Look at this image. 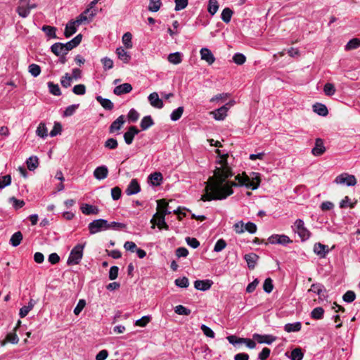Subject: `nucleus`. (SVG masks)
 Instances as JSON below:
<instances>
[{
	"mask_svg": "<svg viewBox=\"0 0 360 360\" xmlns=\"http://www.w3.org/2000/svg\"><path fill=\"white\" fill-rule=\"evenodd\" d=\"M227 158L226 154L221 156L218 161L220 166L216 167L214 175L205 183V193L201 196L202 201L224 200L233 193V186H245L252 190L259 187L260 178L257 173H253L251 178L245 174H238L235 178L237 182L229 181L228 178L232 176L233 173L228 165Z\"/></svg>",
	"mask_w": 360,
	"mask_h": 360,
	"instance_id": "1",
	"label": "nucleus"
},
{
	"mask_svg": "<svg viewBox=\"0 0 360 360\" xmlns=\"http://www.w3.org/2000/svg\"><path fill=\"white\" fill-rule=\"evenodd\" d=\"M84 247L85 244H77L72 248L67 261L68 265L79 264L83 257Z\"/></svg>",
	"mask_w": 360,
	"mask_h": 360,
	"instance_id": "2",
	"label": "nucleus"
},
{
	"mask_svg": "<svg viewBox=\"0 0 360 360\" xmlns=\"http://www.w3.org/2000/svg\"><path fill=\"white\" fill-rule=\"evenodd\" d=\"M88 228L91 234H95L109 229V223L103 219H95L89 224Z\"/></svg>",
	"mask_w": 360,
	"mask_h": 360,
	"instance_id": "3",
	"label": "nucleus"
},
{
	"mask_svg": "<svg viewBox=\"0 0 360 360\" xmlns=\"http://www.w3.org/2000/svg\"><path fill=\"white\" fill-rule=\"evenodd\" d=\"M292 229L297 233L302 241L308 240L311 236L310 231L304 226L302 219H297L292 226Z\"/></svg>",
	"mask_w": 360,
	"mask_h": 360,
	"instance_id": "4",
	"label": "nucleus"
},
{
	"mask_svg": "<svg viewBox=\"0 0 360 360\" xmlns=\"http://www.w3.org/2000/svg\"><path fill=\"white\" fill-rule=\"evenodd\" d=\"M335 182L338 184H346L348 186H352L356 185V179L354 175L345 173L338 175L335 178Z\"/></svg>",
	"mask_w": 360,
	"mask_h": 360,
	"instance_id": "5",
	"label": "nucleus"
},
{
	"mask_svg": "<svg viewBox=\"0 0 360 360\" xmlns=\"http://www.w3.org/2000/svg\"><path fill=\"white\" fill-rule=\"evenodd\" d=\"M233 105V102H229L226 103V105L221 106V108L212 111L210 114L213 115V117L214 120L218 121L224 120L226 117L227 116V112L229 109V107L228 105L231 106Z\"/></svg>",
	"mask_w": 360,
	"mask_h": 360,
	"instance_id": "6",
	"label": "nucleus"
},
{
	"mask_svg": "<svg viewBox=\"0 0 360 360\" xmlns=\"http://www.w3.org/2000/svg\"><path fill=\"white\" fill-rule=\"evenodd\" d=\"M268 241L271 244H280L283 245H285L290 243H292V240L288 236L278 234L271 236L268 238Z\"/></svg>",
	"mask_w": 360,
	"mask_h": 360,
	"instance_id": "7",
	"label": "nucleus"
},
{
	"mask_svg": "<svg viewBox=\"0 0 360 360\" xmlns=\"http://www.w3.org/2000/svg\"><path fill=\"white\" fill-rule=\"evenodd\" d=\"M252 337L253 340L257 341L258 343H265L267 345L272 344L277 339L276 336L272 335H260L257 333H255Z\"/></svg>",
	"mask_w": 360,
	"mask_h": 360,
	"instance_id": "8",
	"label": "nucleus"
},
{
	"mask_svg": "<svg viewBox=\"0 0 360 360\" xmlns=\"http://www.w3.org/2000/svg\"><path fill=\"white\" fill-rule=\"evenodd\" d=\"M314 252L320 258H325L330 251L328 245H323L321 243H316L314 245Z\"/></svg>",
	"mask_w": 360,
	"mask_h": 360,
	"instance_id": "9",
	"label": "nucleus"
},
{
	"mask_svg": "<svg viewBox=\"0 0 360 360\" xmlns=\"http://www.w3.org/2000/svg\"><path fill=\"white\" fill-rule=\"evenodd\" d=\"M30 0H20L19 6L17 7L16 11L22 18H26L29 15L30 11L28 8V3Z\"/></svg>",
	"mask_w": 360,
	"mask_h": 360,
	"instance_id": "10",
	"label": "nucleus"
},
{
	"mask_svg": "<svg viewBox=\"0 0 360 360\" xmlns=\"http://www.w3.org/2000/svg\"><path fill=\"white\" fill-rule=\"evenodd\" d=\"M165 217L159 215V214H155L153 218L150 220V222L153 224V228L155 227V225H157L159 229H165L167 230L169 229L168 225L165 222Z\"/></svg>",
	"mask_w": 360,
	"mask_h": 360,
	"instance_id": "11",
	"label": "nucleus"
},
{
	"mask_svg": "<svg viewBox=\"0 0 360 360\" xmlns=\"http://www.w3.org/2000/svg\"><path fill=\"white\" fill-rule=\"evenodd\" d=\"M139 133V130L135 126H131L128 130L124 134V139L127 144L132 143L134 138Z\"/></svg>",
	"mask_w": 360,
	"mask_h": 360,
	"instance_id": "12",
	"label": "nucleus"
},
{
	"mask_svg": "<svg viewBox=\"0 0 360 360\" xmlns=\"http://www.w3.org/2000/svg\"><path fill=\"white\" fill-rule=\"evenodd\" d=\"M200 58L206 61L209 65H212L215 61V57L212 51L207 48H202L200 51Z\"/></svg>",
	"mask_w": 360,
	"mask_h": 360,
	"instance_id": "13",
	"label": "nucleus"
},
{
	"mask_svg": "<svg viewBox=\"0 0 360 360\" xmlns=\"http://www.w3.org/2000/svg\"><path fill=\"white\" fill-rule=\"evenodd\" d=\"M141 191L140 185L136 179H131L127 188L125 190V193L127 195H132L137 194Z\"/></svg>",
	"mask_w": 360,
	"mask_h": 360,
	"instance_id": "14",
	"label": "nucleus"
},
{
	"mask_svg": "<svg viewBox=\"0 0 360 360\" xmlns=\"http://www.w3.org/2000/svg\"><path fill=\"white\" fill-rule=\"evenodd\" d=\"M150 104L155 108L161 109L163 108V102L159 98V95L157 92H153L148 96Z\"/></svg>",
	"mask_w": 360,
	"mask_h": 360,
	"instance_id": "15",
	"label": "nucleus"
},
{
	"mask_svg": "<svg viewBox=\"0 0 360 360\" xmlns=\"http://www.w3.org/2000/svg\"><path fill=\"white\" fill-rule=\"evenodd\" d=\"M325 151L326 147L324 146L323 141L320 138L316 139L315 141V146L311 150V153L314 156H321L325 153Z\"/></svg>",
	"mask_w": 360,
	"mask_h": 360,
	"instance_id": "16",
	"label": "nucleus"
},
{
	"mask_svg": "<svg viewBox=\"0 0 360 360\" xmlns=\"http://www.w3.org/2000/svg\"><path fill=\"white\" fill-rule=\"evenodd\" d=\"M157 213L159 215L165 217L171 213V211L168 210V203L165 199H161L157 201Z\"/></svg>",
	"mask_w": 360,
	"mask_h": 360,
	"instance_id": "17",
	"label": "nucleus"
},
{
	"mask_svg": "<svg viewBox=\"0 0 360 360\" xmlns=\"http://www.w3.org/2000/svg\"><path fill=\"white\" fill-rule=\"evenodd\" d=\"M90 11V8L86 9L83 13H82L75 20H73L77 26H79L82 23L85 22H90L92 20L93 18L95 16L96 13L91 12L90 14L89 18L86 16V13H88Z\"/></svg>",
	"mask_w": 360,
	"mask_h": 360,
	"instance_id": "18",
	"label": "nucleus"
},
{
	"mask_svg": "<svg viewBox=\"0 0 360 360\" xmlns=\"http://www.w3.org/2000/svg\"><path fill=\"white\" fill-rule=\"evenodd\" d=\"M82 35L81 34H77L75 37H74L72 40L68 42L63 44L65 51L68 53L69 51L77 47L82 41Z\"/></svg>",
	"mask_w": 360,
	"mask_h": 360,
	"instance_id": "19",
	"label": "nucleus"
},
{
	"mask_svg": "<svg viewBox=\"0 0 360 360\" xmlns=\"http://www.w3.org/2000/svg\"><path fill=\"white\" fill-rule=\"evenodd\" d=\"M108 169L106 166L102 165L96 167L94 172V177L98 180H103L108 176Z\"/></svg>",
	"mask_w": 360,
	"mask_h": 360,
	"instance_id": "20",
	"label": "nucleus"
},
{
	"mask_svg": "<svg viewBox=\"0 0 360 360\" xmlns=\"http://www.w3.org/2000/svg\"><path fill=\"white\" fill-rule=\"evenodd\" d=\"M212 285V281L210 280H197L194 282L195 288L201 291L209 290Z\"/></svg>",
	"mask_w": 360,
	"mask_h": 360,
	"instance_id": "21",
	"label": "nucleus"
},
{
	"mask_svg": "<svg viewBox=\"0 0 360 360\" xmlns=\"http://www.w3.org/2000/svg\"><path fill=\"white\" fill-rule=\"evenodd\" d=\"M258 259L259 256L253 252L246 254L244 256V259L246 261L248 266L250 269H253L255 267Z\"/></svg>",
	"mask_w": 360,
	"mask_h": 360,
	"instance_id": "22",
	"label": "nucleus"
},
{
	"mask_svg": "<svg viewBox=\"0 0 360 360\" xmlns=\"http://www.w3.org/2000/svg\"><path fill=\"white\" fill-rule=\"evenodd\" d=\"M132 90V86L129 83H124L119 86H117L114 90L113 93L115 95L120 96L124 94H128L131 92Z\"/></svg>",
	"mask_w": 360,
	"mask_h": 360,
	"instance_id": "23",
	"label": "nucleus"
},
{
	"mask_svg": "<svg viewBox=\"0 0 360 360\" xmlns=\"http://www.w3.org/2000/svg\"><path fill=\"white\" fill-rule=\"evenodd\" d=\"M124 116L120 115L119 116L110 126L109 131L110 133H113L116 131L120 130L122 125L124 123Z\"/></svg>",
	"mask_w": 360,
	"mask_h": 360,
	"instance_id": "24",
	"label": "nucleus"
},
{
	"mask_svg": "<svg viewBox=\"0 0 360 360\" xmlns=\"http://www.w3.org/2000/svg\"><path fill=\"white\" fill-rule=\"evenodd\" d=\"M314 292V293H316L320 299H322V297H325V292L326 289L324 286L320 283H314L311 285V288L309 290V292Z\"/></svg>",
	"mask_w": 360,
	"mask_h": 360,
	"instance_id": "25",
	"label": "nucleus"
},
{
	"mask_svg": "<svg viewBox=\"0 0 360 360\" xmlns=\"http://www.w3.org/2000/svg\"><path fill=\"white\" fill-rule=\"evenodd\" d=\"M77 25L73 20L69 21L65 29L64 35L65 37L69 38L74 34L77 31Z\"/></svg>",
	"mask_w": 360,
	"mask_h": 360,
	"instance_id": "26",
	"label": "nucleus"
},
{
	"mask_svg": "<svg viewBox=\"0 0 360 360\" xmlns=\"http://www.w3.org/2000/svg\"><path fill=\"white\" fill-rule=\"evenodd\" d=\"M81 210L83 214L86 215L97 214L99 212V210L97 207L89 204H83L81 206Z\"/></svg>",
	"mask_w": 360,
	"mask_h": 360,
	"instance_id": "27",
	"label": "nucleus"
},
{
	"mask_svg": "<svg viewBox=\"0 0 360 360\" xmlns=\"http://www.w3.org/2000/svg\"><path fill=\"white\" fill-rule=\"evenodd\" d=\"M116 53L118 58L124 63H128L131 59V56L127 51H126L122 47H118L116 49Z\"/></svg>",
	"mask_w": 360,
	"mask_h": 360,
	"instance_id": "28",
	"label": "nucleus"
},
{
	"mask_svg": "<svg viewBox=\"0 0 360 360\" xmlns=\"http://www.w3.org/2000/svg\"><path fill=\"white\" fill-rule=\"evenodd\" d=\"M51 50L57 56L67 54L63 43L57 42L53 44L51 46Z\"/></svg>",
	"mask_w": 360,
	"mask_h": 360,
	"instance_id": "29",
	"label": "nucleus"
},
{
	"mask_svg": "<svg viewBox=\"0 0 360 360\" xmlns=\"http://www.w3.org/2000/svg\"><path fill=\"white\" fill-rule=\"evenodd\" d=\"M96 101L101 105V106L108 110H111L114 108L113 103L108 98H104L101 96H96Z\"/></svg>",
	"mask_w": 360,
	"mask_h": 360,
	"instance_id": "30",
	"label": "nucleus"
},
{
	"mask_svg": "<svg viewBox=\"0 0 360 360\" xmlns=\"http://www.w3.org/2000/svg\"><path fill=\"white\" fill-rule=\"evenodd\" d=\"M313 110L314 112L321 116H326L328 113L327 107L322 103H316L313 105Z\"/></svg>",
	"mask_w": 360,
	"mask_h": 360,
	"instance_id": "31",
	"label": "nucleus"
},
{
	"mask_svg": "<svg viewBox=\"0 0 360 360\" xmlns=\"http://www.w3.org/2000/svg\"><path fill=\"white\" fill-rule=\"evenodd\" d=\"M183 54L180 52H174L168 55V61L174 65H178L182 62Z\"/></svg>",
	"mask_w": 360,
	"mask_h": 360,
	"instance_id": "32",
	"label": "nucleus"
},
{
	"mask_svg": "<svg viewBox=\"0 0 360 360\" xmlns=\"http://www.w3.org/2000/svg\"><path fill=\"white\" fill-rule=\"evenodd\" d=\"M34 304H35V301L34 300L31 299L29 301L27 305L23 306L22 307H21L20 309V312H19V315H20V318L25 317L28 314V313L33 309Z\"/></svg>",
	"mask_w": 360,
	"mask_h": 360,
	"instance_id": "33",
	"label": "nucleus"
},
{
	"mask_svg": "<svg viewBox=\"0 0 360 360\" xmlns=\"http://www.w3.org/2000/svg\"><path fill=\"white\" fill-rule=\"evenodd\" d=\"M22 238V233L20 231H17L11 236L10 239V244L13 247H17L20 244Z\"/></svg>",
	"mask_w": 360,
	"mask_h": 360,
	"instance_id": "34",
	"label": "nucleus"
},
{
	"mask_svg": "<svg viewBox=\"0 0 360 360\" xmlns=\"http://www.w3.org/2000/svg\"><path fill=\"white\" fill-rule=\"evenodd\" d=\"M154 124V122L150 115L145 116L142 118L140 127L142 130H146Z\"/></svg>",
	"mask_w": 360,
	"mask_h": 360,
	"instance_id": "35",
	"label": "nucleus"
},
{
	"mask_svg": "<svg viewBox=\"0 0 360 360\" xmlns=\"http://www.w3.org/2000/svg\"><path fill=\"white\" fill-rule=\"evenodd\" d=\"M149 180L153 186H159L162 181V175L160 172H154L149 175Z\"/></svg>",
	"mask_w": 360,
	"mask_h": 360,
	"instance_id": "36",
	"label": "nucleus"
},
{
	"mask_svg": "<svg viewBox=\"0 0 360 360\" xmlns=\"http://www.w3.org/2000/svg\"><path fill=\"white\" fill-rule=\"evenodd\" d=\"M302 324L300 322H295L292 323H287L284 326V329L288 333L297 332L301 330Z\"/></svg>",
	"mask_w": 360,
	"mask_h": 360,
	"instance_id": "37",
	"label": "nucleus"
},
{
	"mask_svg": "<svg viewBox=\"0 0 360 360\" xmlns=\"http://www.w3.org/2000/svg\"><path fill=\"white\" fill-rule=\"evenodd\" d=\"M324 309L318 307L314 308L311 312V317L315 320H319L323 318Z\"/></svg>",
	"mask_w": 360,
	"mask_h": 360,
	"instance_id": "38",
	"label": "nucleus"
},
{
	"mask_svg": "<svg viewBox=\"0 0 360 360\" xmlns=\"http://www.w3.org/2000/svg\"><path fill=\"white\" fill-rule=\"evenodd\" d=\"M26 163L28 169L31 171H33L39 165V159L37 156H32L27 160Z\"/></svg>",
	"mask_w": 360,
	"mask_h": 360,
	"instance_id": "39",
	"label": "nucleus"
},
{
	"mask_svg": "<svg viewBox=\"0 0 360 360\" xmlns=\"http://www.w3.org/2000/svg\"><path fill=\"white\" fill-rule=\"evenodd\" d=\"M36 134L38 136L45 139L48 136V129L44 123L41 122L36 130Z\"/></svg>",
	"mask_w": 360,
	"mask_h": 360,
	"instance_id": "40",
	"label": "nucleus"
},
{
	"mask_svg": "<svg viewBox=\"0 0 360 360\" xmlns=\"http://www.w3.org/2000/svg\"><path fill=\"white\" fill-rule=\"evenodd\" d=\"M132 34L130 32H126L122 36V43L126 49H131L133 44L131 41Z\"/></svg>",
	"mask_w": 360,
	"mask_h": 360,
	"instance_id": "41",
	"label": "nucleus"
},
{
	"mask_svg": "<svg viewBox=\"0 0 360 360\" xmlns=\"http://www.w3.org/2000/svg\"><path fill=\"white\" fill-rule=\"evenodd\" d=\"M233 15V11L229 8H225L223 9L221 13V20L226 22L229 23L231 21V17Z\"/></svg>",
	"mask_w": 360,
	"mask_h": 360,
	"instance_id": "42",
	"label": "nucleus"
},
{
	"mask_svg": "<svg viewBox=\"0 0 360 360\" xmlns=\"http://www.w3.org/2000/svg\"><path fill=\"white\" fill-rule=\"evenodd\" d=\"M219 9V4L217 0H209L207 11L211 15H214Z\"/></svg>",
	"mask_w": 360,
	"mask_h": 360,
	"instance_id": "43",
	"label": "nucleus"
},
{
	"mask_svg": "<svg viewBox=\"0 0 360 360\" xmlns=\"http://www.w3.org/2000/svg\"><path fill=\"white\" fill-rule=\"evenodd\" d=\"M162 6L161 0H150L148 9L151 12H157Z\"/></svg>",
	"mask_w": 360,
	"mask_h": 360,
	"instance_id": "44",
	"label": "nucleus"
},
{
	"mask_svg": "<svg viewBox=\"0 0 360 360\" xmlns=\"http://www.w3.org/2000/svg\"><path fill=\"white\" fill-rule=\"evenodd\" d=\"M28 72L32 76L37 77L41 73V68L39 65L32 63L28 66Z\"/></svg>",
	"mask_w": 360,
	"mask_h": 360,
	"instance_id": "45",
	"label": "nucleus"
},
{
	"mask_svg": "<svg viewBox=\"0 0 360 360\" xmlns=\"http://www.w3.org/2000/svg\"><path fill=\"white\" fill-rule=\"evenodd\" d=\"M41 30H42V31H44L46 33V34L49 37L53 38V39L57 38V36H56V27H51V26H49V25H44L42 27Z\"/></svg>",
	"mask_w": 360,
	"mask_h": 360,
	"instance_id": "46",
	"label": "nucleus"
},
{
	"mask_svg": "<svg viewBox=\"0 0 360 360\" xmlns=\"http://www.w3.org/2000/svg\"><path fill=\"white\" fill-rule=\"evenodd\" d=\"M47 85L49 87V92L51 94H53L54 96H60L61 95V91H60L58 84H56L52 82H49L47 83Z\"/></svg>",
	"mask_w": 360,
	"mask_h": 360,
	"instance_id": "47",
	"label": "nucleus"
},
{
	"mask_svg": "<svg viewBox=\"0 0 360 360\" xmlns=\"http://www.w3.org/2000/svg\"><path fill=\"white\" fill-rule=\"evenodd\" d=\"M72 81V77L69 73H65L60 79V84L63 87L68 88L71 86Z\"/></svg>",
	"mask_w": 360,
	"mask_h": 360,
	"instance_id": "48",
	"label": "nucleus"
},
{
	"mask_svg": "<svg viewBox=\"0 0 360 360\" xmlns=\"http://www.w3.org/2000/svg\"><path fill=\"white\" fill-rule=\"evenodd\" d=\"M184 112V107L180 106L177 108L176 109L174 110L171 115L170 118L172 121H177L179 120L181 117L182 116V114Z\"/></svg>",
	"mask_w": 360,
	"mask_h": 360,
	"instance_id": "49",
	"label": "nucleus"
},
{
	"mask_svg": "<svg viewBox=\"0 0 360 360\" xmlns=\"http://www.w3.org/2000/svg\"><path fill=\"white\" fill-rule=\"evenodd\" d=\"M104 146L105 148H108L110 150H114L117 148L118 142L114 138H109L105 141Z\"/></svg>",
	"mask_w": 360,
	"mask_h": 360,
	"instance_id": "50",
	"label": "nucleus"
},
{
	"mask_svg": "<svg viewBox=\"0 0 360 360\" xmlns=\"http://www.w3.org/2000/svg\"><path fill=\"white\" fill-rule=\"evenodd\" d=\"M360 46V40L359 39L354 38L349 40L345 46L346 50H352L357 49Z\"/></svg>",
	"mask_w": 360,
	"mask_h": 360,
	"instance_id": "51",
	"label": "nucleus"
},
{
	"mask_svg": "<svg viewBox=\"0 0 360 360\" xmlns=\"http://www.w3.org/2000/svg\"><path fill=\"white\" fill-rule=\"evenodd\" d=\"M304 354L300 348H295L291 352V360H302Z\"/></svg>",
	"mask_w": 360,
	"mask_h": 360,
	"instance_id": "52",
	"label": "nucleus"
},
{
	"mask_svg": "<svg viewBox=\"0 0 360 360\" xmlns=\"http://www.w3.org/2000/svg\"><path fill=\"white\" fill-rule=\"evenodd\" d=\"M233 229L237 234L243 233L245 231L244 222L243 221H238L235 223L233 226Z\"/></svg>",
	"mask_w": 360,
	"mask_h": 360,
	"instance_id": "53",
	"label": "nucleus"
},
{
	"mask_svg": "<svg viewBox=\"0 0 360 360\" xmlns=\"http://www.w3.org/2000/svg\"><path fill=\"white\" fill-rule=\"evenodd\" d=\"M174 283L179 288H187L189 285L188 278L186 276L176 278Z\"/></svg>",
	"mask_w": 360,
	"mask_h": 360,
	"instance_id": "54",
	"label": "nucleus"
},
{
	"mask_svg": "<svg viewBox=\"0 0 360 360\" xmlns=\"http://www.w3.org/2000/svg\"><path fill=\"white\" fill-rule=\"evenodd\" d=\"M174 311L175 313H176L177 314H179V315H186V316H188L191 314V311L185 307L183 305H177L174 308Z\"/></svg>",
	"mask_w": 360,
	"mask_h": 360,
	"instance_id": "55",
	"label": "nucleus"
},
{
	"mask_svg": "<svg viewBox=\"0 0 360 360\" xmlns=\"http://www.w3.org/2000/svg\"><path fill=\"white\" fill-rule=\"evenodd\" d=\"M335 86L332 83H326L323 86V91L327 96H333L335 93Z\"/></svg>",
	"mask_w": 360,
	"mask_h": 360,
	"instance_id": "56",
	"label": "nucleus"
},
{
	"mask_svg": "<svg viewBox=\"0 0 360 360\" xmlns=\"http://www.w3.org/2000/svg\"><path fill=\"white\" fill-rule=\"evenodd\" d=\"M263 289L266 293H270L272 292L274 289V285L271 278H267L265 279L263 284Z\"/></svg>",
	"mask_w": 360,
	"mask_h": 360,
	"instance_id": "57",
	"label": "nucleus"
},
{
	"mask_svg": "<svg viewBox=\"0 0 360 360\" xmlns=\"http://www.w3.org/2000/svg\"><path fill=\"white\" fill-rule=\"evenodd\" d=\"M233 60L236 64L240 65L245 63L246 57L243 53H237L233 56Z\"/></svg>",
	"mask_w": 360,
	"mask_h": 360,
	"instance_id": "58",
	"label": "nucleus"
},
{
	"mask_svg": "<svg viewBox=\"0 0 360 360\" xmlns=\"http://www.w3.org/2000/svg\"><path fill=\"white\" fill-rule=\"evenodd\" d=\"M151 320L150 316H143L135 322V325L140 327H145Z\"/></svg>",
	"mask_w": 360,
	"mask_h": 360,
	"instance_id": "59",
	"label": "nucleus"
},
{
	"mask_svg": "<svg viewBox=\"0 0 360 360\" xmlns=\"http://www.w3.org/2000/svg\"><path fill=\"white\" fill-rule=\"evenodd\" d=\"M72 92L76 95H84L86 93V86L84 84H77L72 89Z\"/></svg>",
	"mask_w": 360,
	"mask_h": 360,
	"instance_id": "60",
	"label": "nucleus"
},
{
	"mask_svg": "<svg viewBox=\"0 0 360 360\" xmlns=\"http://www.w3.org/2000/svg\"><path fill=\"white\" fill-rule=\"evenodd\" d=\"M79 104H73L67 107L64 111V116L69 117L72 115L79 108Z\"/></svg>",
	"mask_w": 360,
	"mask_h": 360,
	"instance_id": "61",
	"label": "nucleus"
},
{
	"mask_svg": "<svg viewBox=\"0 0 360 360\" xmlns=\"http://www.w3.org/2000/svg\"><path fill=\"white\" fill-rule=\"evenodd\" d=\"M11 183V177L10 175H5L0 177V189L8 186Z\"/></svg>",
	"mask_w": 360,
	"mask_h": 360,
	"instance_id": "62",
	"label": "nucleus"
},
{
	"mask_svg": "<svg viewBox=\"0 0 360 360\" xmlns=\"http://www.w3.org/2000/svg\"><path fill=\"white\" fill-rule=\"evenodd\" d=\"M355 298H356V295H355L354 292H353L352 290L347 291L342 297L343 300L348 303L353 302L355 300Z\"/></svg>",
	"mask_w": 360,
	"mask_h": 360,
	"instance_id": "63",
	"label": "nucleus"
},
{
	"mask_svg": "<svg viewBox=\"0 0 360 360\" xmlns=\"http://www.w3.org/2000/svg\"><path fill=\"white\" fill-rule=\"evenodd\" d=\"M226 247V243L224 239L218 240L214 247V251L219 252L223 250Z\"/></svg>",
	"mask_w": 360,
	"mask_h": 360,
	"instance_id": "64",
	"label": "nucleus"
}]
</instances>
